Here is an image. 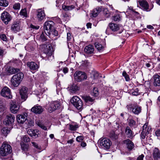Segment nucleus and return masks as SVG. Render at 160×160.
<instances>
[{
    "label": "nucleus",
    "mask_w": 160,
    "mask_h": 160,
    "mask_svg": "<svg viewBox=\"0 0 160 160\" xmlns=\"http://www.w3.org/2000/svg\"><path fill=\"white\" fill-rule=\"evenodd\" d=\"M8 2L6 0H0V6L6 7L8 5Z\"/></svg>",
    "instance_id": "obj_38"
},
{
    "label": "nucleus",
    "mask_w": 160,
    "mask_h": 160,
    "mask_svg": "<svg viewBox=\"0 0 160 160\" xmlns=\"http://www.w3.org/2000/svg\"><path fill=\"white\" fill-rule=\"evenodd\" d=\"M37 17L38 21H41L45 18V14L44 10L42 9H39L37 10Z\"/></svg>",
    "instance_id": "obj_15"
},
{
    "label": "nucleus",
    "mask_w": 160,
    "mask_h": 160,
    "mask_svg": "<svg viewBox=\"0 0 160 160\" xmlns=\"http://www.w3.org/2000/svg\"><path fill=\"white\" fill-rule=\"evenodd\" d=\"M155 134L156 136L160 138V130L158 129L155 132Z\"/></svg>",
    "instance_id": "obj_60"
},
{
    "label": "nucleus",
    "mask_w": 160,
    "mask_h": 160,
    "mask_svg": "<svg viewBox=\"0 0 160 160\" xmlns=\"http://www.w3.org/2000/svg\"><path fill=\"white\" fill-rule=\"evenodd\" d=\"M1 18L3 22L7 24L12 19V17L10 14L6 11H4L1 15Z\"/></svg>",
    "instance_id": "obj_9"
},
{
    "label": "nucleus",
    "mask_w": 160,
    "mask_h": 160,
    "mask_svg": "<svg viewBox=\"0 0 160 160\" xmlns=\"http://www.w3.org/2000/svg\"><path fill=\"white\" fill-rule=\"evenodd\" d=\"M153 84L155 86H160V76L156 74L153 76Z\"/></svg>",
    "instance_id": "obj_28"
},
{
    "label": "nucleus",
    "mask_w": 160,
    "mask_h": 160,
    "mask_svg": "<svg viewBox=\"0 0 160 160\" xmlns=\"http://www.w3.org/2000/svg\"><path fill=\"white\" fill-rule=\"evenodd\" d=\"M148 128V124L145 123L143 127L142 131H143L144 130H145V132H146V129Z\"/></svg>",
    "instance_id": "obj_63"
},
{
    "label": "nucleus",
    "mask_w": 160,
    "mask_h": 160,
    "mask_svg": "<svg viewBox=\"0 0 160 160\" xmlns=\"http://www.w3.org/2000/svg\"><path fill=\"white\" fill-rule=\"evenodd\" d=\"M11 152V146L6 142H3L0 148L1 155L3 156H6L10 154Z\"/></svg>",
    "instance_id": "obj_3"
},
{
    "label": "nucleus",
    "mask_w": 160,
    "mask_h": 160,
    "mask_svg": "<svg viewBox=\"0 0 160 160\" xmlns=\"http://www.w3.org/2000/svg\"><path fill=\"white\" fill-rule=\"evenodd\" d=\"M21 146L22 149V150L24 151H28V144L24 143L21 144Z\"/></svg>",
    "instance_id": "obj_41"
},
{
    "label": "nucleus",
    "mask_w": 160,
    "mask_h": 160,
    "mask_svg": "<svg viewBox=\"0 0 160 160\" xmlns=\"http://www.w3.org/2000/svg\"><path fill=\"white\" fill-rule=\"evenodd\" d=\"M124 144H126L127 147L129 150H132L134 147V144L130 140L127 139L123 141Z\"/></svg>",
    "instance_id": "obj_22"
},
{
    "label": "nucleus",
    "mask_w": 160,
    "mask_h": 160,
    "mask_svg": "<svg viewBox=\"0 0 160 160\" xmlns=\"http://www.w3.org/2000/svg\"><path fill=\"white\" fill-rule=\"evenodd\" d=\"M28 88L25 87H22L20 90L19 92L22 99L24 101L27 98Z\"/></svg>",
    "instance_id": "obj_16"
},
{
    "label": "nucleus",
    "mask_w": 160,
    "mask_h": 160,
    "mask_svg": "<svg viewBox=\"0 0 160 160\" xmlns=\"http://www.w3.org/2000/svg\"><path fill=\"white\" fill-rule=\"evenodd\" d=\"M138 88H136L134 91L132 92V94L134 96H137L139 94Z\"/></svg>",
    "instance_id": "obj_54"
},
{
    "label": "nucleus",
    "mask_w": 160,
    "mask_h": 160,
    "mask_svg": "<svg viewBox=\"0 0 160 160\" xmlns=\"http://www.w3.org/2000/svg\"><path fill=\"white\" fill-rule=\"evenodd\" d=\"M57 89L56 91L58 94H59V92L61 90V87L59 83H58L56 85Z\"/></svg>",
    "instance_id": "obj_53"
},
{
    "label": "nucleus",
    "mask_w": 160,
    "mask_h": 160,
    "mask_svg": "<svg viewBox=\"0 0 160 160\" xmlns=\"http://www.w3.org/2000/svg\"><path fill=\"white\" fill-rule=\"evenodd\" d=\"M62 72L64 74H66L68 72V69L67 67L64 68L62 69Z\"/></svg>",
    "instance_id": "obj_62"
},
{
    "label": "nucleus",
    "mask_w": 160,
    "mask_h": 160,
    "mask_svg": "<svg viewBox=\"0 0 160 160\" xmlns=\"http://www.w3.org/2000/svg\"><path fill=\"white\" fill-rule=\"evenodd\" d=\"M0 38L1 39L4 41H7V38L6 35L4 34H2L0 35Z\"/></svg>",
    "instance_id": "obj_49"
},
{
    "label": "nucleus",
    "mask_w": 160,
    "mask_h": 160,
    "mask_svg": "<svg viewBox=\"0 0 160 160\" xmlns=\"http://www.w3.org/2000/svg\"><path fill=\"white\" fill-rule=\"evenodd\" d=\"M19 14L23 18H27L28 17L26 8L22 9L20 11Z\"/></svg>",
    "instance_id": "obj_34"
},
{
    "label": "nucleus",
    "mask_w": 160,
    "mask_h": 160,
    "mask_svg": "<svg viewBox=\"0 0 160 160\" xmlns=\"http://www.w3.org/2000/svg\"><path fill=\"white\" fill-rule=\"evenodd\" d=\"M109 136L111 138L115 139H117L118 138L117 135L115 134L114 132H111Z\"/></svg>",
    "instance_id": "obj_45"
},
{
    "label": "nucleus",
    "mask_w": 160,
    "mask_h": 160,
    "mask_svg": "<svg viewBox=\"0 0 160 160\" xmlns=\"http://www.w3.org/2000/svg\"><path fill=\"white\" fill-rule=\"evenodd\" d=\"M80 145L82 147H84L87 145L86 143L84 142H82L81 143Z\"/></svg>",
    "instance_id": "obj_64"
},
{
    "label": "nucleus",
    "mask_w": 160,
    "mask_h": 160,
    "mask_svg": "<svg viewBox=\"0 0 160 160\" xmlns=\"http://www.w3.org/2000/svg\"><path fill=\"white\" fill-rule=\"evenodd\" d=\"M74 8L75 7L73 5L63 6L62 7V9L65 11L71 10Z\"/></svg>",
    "instance_id": "obj_35"
},
{
    "label": "nucleus",
    "mask_w": 160,
    "mask_h": 160,
    "mask_svg": "<svg viewBox=\"0 0 160 160\" xmlns=\"http://www.w3.org/2000/svg\"><path fill=\"white\" fill-rule=\"evenodd\" d=\"M46 34L45 33L42 32L40 35V38L42 42L46 41L47 40V38L45 36Z\"/></svg>",
    "instance_id": "obj_42"
},
{
    "label": "nucleus",
    "mask_w": 160,
    "mask_h": 160,
    "mask_svg": "<svg viewBox=\"0 0 160 160\" xmlns=\"http://www.w3.org/2000/svg\"><path fill=\"white\" fill-rule=\"evenodd\" d=\"M31 110L35 113L40 114L43 111V109L41 106L37 105L33 107Z\"/></svg>",
    "instance_id": "obj_18"
},
{
    "label": "nucleus",
    "mask_w": 160,
    "mask_h": 160,
    "mask_svg": "<svg viewBox=\"0 0 160 160\" xmlns=\"http://www.w3.org/2000/svg\"><path fill=\"white\" fill-rule=\"evenodd\" d=\"M109 27L110 29L114 32L119 30L120 28L119 25L113 23H110Z\"/></svg>",
    "instance_id": "obj_27"
},
{
    "label": "nucleus",
    "mask_w": 160,
    "mask_h": 160,
    "mask_svg": "<svg viewBox=\"0 0 160 160\" xmlns=\"http://www.w3.org/2000/svg\"><path fill=\"white\" fill-rule=\"evenodd\" d=\"M10 70L11 71V72H10V73L12 74L18 72L19 71V69H18L13 68L10 69Z\"/></svg>",
    "instance_id": "obj_51"
},
{
    "label": "nucleus",
    "mask_w": 160,
    "mask_h": 160,
    "mask_svg": "<svg viewBox=\"0 0 160 160\" xmlns=\"http://www.w3.org/2000/svg\"><path fill=\"white\" fill-rule=\"evenodd\" d=\"M112 19L114 21L118 22L121 20V18L119 14H117L115 15L113 17H112Z\"/></svg>",
    "instance_id": "obj_37"
},
{
    "label": "nucleus",
    "mask_w": 160,
    "mask_h": 160,
    "mask_svg": "<svg viewBox=\"0 0 160 160\" xmlns=\"http://www.w3.org/2000/svg\"><path fill=\"white\" fill-rule=\"evenodd\" d=\"M28 133L30 136L34 138L38 137V134H39L38 131H37L36 130H34L33 129H29L28 130Z\"/></svg>",
    "instance_id": "obj_25"
},
{
    "label": "nucleus",
    "mask_w": 160,
    "mask_h": 160,
    "mask_svg": "<svg viewBox=\"0 0 160 160\" xmlns=\"http://www.w3.org/2000/svg\"><path fill=\"white\" fill-rule=\"evenodd\" d=\"M20 4L19 3H16L13 5V8L15 10H19L20 8Z\"/></svg>",
    "instance_id": "obj_47"
},
{
    "label": "nucleus",
    "mask_w": 160,
    "mask_h": 160,
    "mask_svg": "<svg viewBox=\"0 0 160 160\" xmlns=\"http://www.w3.org/2000/svg\"><path fill=\"white\" fill-rule=\"evenodd\" d=\"M27 119V116L24 114L18 115L17 117V120L18 122L20 123H22L25 122Z\"/></svg>",
    "instance_id": "obj_26"
},
{
    "label": "nucleus",
    "mask_w": 160,
    "mask_h": 160,
    "mask_svg": "<svg viewBox=\"0 0 160 160\" xmlns=\"http://www.w3.org/2000/svg\"><path fill=\"white\" fill-rule=\"evenodd\" d=\"M125 133L127 138L131 139L133 137L134 133L129 126H127L125 130Z\"/></svg>",
    "instance_id": "obj_21"
},
{
    "label": "nucleus",
    "mask_w": 160,
    "mask_h": 160,
    "mask_svg": "<svg viewBox=\"0 0 160 160\" xmlns=\"http://www.w3.org/2000/svg\"><path fill=\"white\" fill-rule=\"evenodd\" d=\"M60 106V103L58 101H55L49 102L47 108L49 112H52L57 109Z\"/></svg>",
    "instance_id": "obj_5"
},
{
    "label": "nucleus",
    "mask_w": 160,
    "mask_h": 160,
    "mask_svg": "<svg viewBox=\"0 0 160 160\" xmlns=\"http://www.w3.org/2000/svg\"><path fill=\"white\" fill-rule=\"evenodd\" d=\"M93 93L95 96H97L99 94V92L98 88H94L93 89Z\"/></svg>",
    "instance_id": "obj_48"
},
{
    "label": "nucleus",
    "mask_w": 160,
    "mask_h": 160,
    "mask_svg": "<svg viewBox=\"0 0 160 160\" xmlns=\"http://www.w3.org/2000/svg\"><path fill=\"white\" fill-rule=\"evenodd\" d=\"M94 49L93 46L89 45L86 46L84 48V52L87 54H91L93 53Z\"/></svg>",
    "instance_id": "obj_19"
},
{
    "label": "nucleus",
    "mask_w": 160,
    "mask_h": 160,
    "mask_svg": "<svg viewBox=\"0 0 160 160\" xmlns=\"http://www.w3.org/2000/svg\"><path fill=\"white\" fill-rule=\"evenodd\" d=\"M82 98L86 102L90 104H92L94 100L90 96H83Z\"/></svg>",
    "instance_id": "obj_31"
},
{
    "label": "nucleus",
    "mask_w": 160,
    "mask_h": 160,
    "mask_svg": "<svg viewBox=\"0 0 160 160\" xmlns=\"http://www.w3.org/2000/svg\"><path fill=\"white\" fill-rule=\"evenodd\" d=\"M19 106L16 104L15 102H12L11 104L10 109L12 112L16 113L19 110Z\"/></svg>",
    "instance_id": "obj_20"
},
{
    "label": "nucleus",
    "mask_w": 160,
    "mask_h": 160,
    "mask_svg": "<svg viewBox=\"0 0 160 160\" xmlns=\"http://www.w3.org/2000/svg\"><path fill=\"white\" fill-rule=\"evenodd\" d=\"M101 143H102V148L104 149H108L110 148L111 145L110 141L108 139L106 138H104L101 141Z\"/></svg>",
    "instance_id": "obj_13"
},
{
    "label": "nucleus",
    "mask_w": 160,
    "mask_h": 160,
    "mask_svg": "<svg viewBox=\"0 0 160 160\" xmlns=\"http://www.w3.org/2000/svg\"><path fill=\"white\" fill-rule=\"evenodd\" d=\"M25 48L26 50L29 52L33 51L34 50V48L33 47L29 44L27 45L25 47Z\"/></svg>",
    "instance_id": "obj_39"
},
{
    "label": "nucleus",
    "mask_w": 160,
    "mask_h": 160,
    "mask_svg": "<svg viewBox=\"0 0 160 160\" xmlns=\"http://www.w3.org/2000/svg\"><path fill=\"white\" fill-rule=\"evenodd\" d=\"M94 45L96 48H97L98 51L100 50V44L99 42H95Z\"/></svg>",
    "instance_id": "obj_55"
},
{
    "label": "nucleus",
    "mask_w": 160,
    "mask_h": 160,
    "mask_svg": "<svg viewBox=\"0 0 160 160\" xmlns=\"http://www.w3.org/2000/svg\"><path fill=\"white\" fill-rule=\"evenodd\" d=\"M68 126L69 129L71 131H76L79 127L78 124H77L76 123H72L69 124Z\"/></svg>",
    "instance_id": "obj_32"
},
{
    "label": "nucleus",
    "mask_w": 160,
    "mask_h": 160,
    "mask_svg": "<svg viewBox=\"0 0 160 160\" xmlns=\"http://www.w3.org/2000/svg\"><path fill=\"white\" fill-rule=\"evenodd\" d=\"M54 23L52 21H48L46 22L44 25V32L46 34L50 32L54 28Z\"/></svg>",
    "instance_id": "obj_8"
},
{
    "label": "nucleus",
    "mask_w": 160,
    "mask_h": 160,
    "mask_svg": "<svg viewBox=\"0 0 160 160\" xmlns=\"http://www.w3.org/2000/svg\"><path fill=\"white\" fill-rule=\"evenodd\" d=\"M100 12V8L99 7H97L94 9L91 12L90 16L92 18L96 17Z\"/></svg>",
    "instance_id": "obj_29"
},
{
    "label": "nucleus",
    "mask_w": 160,
    "mask_h": 160,
    "mask_svg": "<svg viewBox=\"0 0 160 160\" xmlns=\"http://www.w3.org/2000/svg\"><path fill=\"white\" fill-rule=\"evenodd\" d=\"M138 2L141 6V8L143 10L147 12L150 11L151 9H149V6L148 2L145 0L139 1Z\"/></svg>",
    "instance_id": "obj_14"
},
{
    "label": "nucleus",
    "mask_w": 160,
    "mask_h": 160,
    "mask_svg": "<svg viewBox=\"0 0 160 160\" xmlns=\"http://www.w3.org/2000/svg\"><path fill=\"white\" fill-rule=\"evenodd\" d=\"M22 140L25 142H27L30 141V139L27 135L24 136L22 139Z\"/></svg>",
    "instance_id": "obj_46"
},
{
    "label": "nucleus",
    "mask_w": 160,
    "mask_h": 160,
    "mask_svg": "<svg viewBox=\"0 0 160 160\" xmlns=\"http://www.w3.org/2000/svg\"><path fill=\"white\" fill-rule=\"evenodd\" d=\"M22 29L21 23L19 20L14 22L11 27V30L14 33L19 32Z\"/></svg>",
    "instance_id": "obj_6"
},
{
    "label": "nucleus",
    "mask_w": 160,
    "mask_h": 160,
    "mask_svg": "<svg viewBox=\"0 0 160 160\" xmlns=\"http://www.w3.org/2000/svg\"><path fill=\"white\" fill-rule=\"evenodd\" d=\"M71 102L77 109L80 110H82V102L78 97L76 96H73L71 100Z\"/></svg>",
    "instance_id": "obj_4"
},
{
    "label": "nucleus",
    "mask_w": 160,
    "mask_h": 160,
    "mask_svg": "<svg viewBox=\"0 0 160 160\" xmlns=\"http://www.w3.org/2000/svg\"><path fill=\"white\" fill-rule=\"evenodd\" d=\"M1 94L3 97L8 98L10 99L12 98L10 90L7 87H5L2 89L1 92Z\"/></svg>",
    "instance_id": "obj_11"
},
{
    "label": "nucleus",
    "mask_w": 160,
    "mask_h": 160,
    "mask_svg": "<svg viewBox=\"0 0 160 160\" xmlns=\"http://www.w3.org/2000/svg\"><path fill=\"white\" fill-rule=\"evenodd\" d=\"M10 130L8 129V128L4 127L2 128L0 131V134L3 136L6 137L9 133Z\"/></svg>",
    "instance_id": "obj_30"
},
{
    "label": "nucleus",
    "mask_w": 160,
    "mask_h": 160,
    "mask_svg": "<svg viewBox=\"0 0 160 160\" xmlns=\"http://www.w3.org/2000/svg\"><path fill=\"white\" fill-rule=\"evenodd\" d=\"M122 75L124 76L125 79V80L126 81H130V79L129 75L126 72L124 71L122 73Z\"/></svg>",
    "instance_id": "obj_43"
},
{
    "label": "nucleus",
    "mask_w": 160,
    "mask_h": 160,
    "mask_svg": "<svg viewBox=\"0 0 160 160\" xmlns=\"http://www.w3.org/2000/svg\"><path fill=\"white\" fill-rule=\"evenodd\" d=\"M101 42H102V44H101V51H103L105 50V48L106 47V43L104 39L102 40Z\"/></svg>",
    "instance_id": "obj_40"
},
{
    "label": "nucleus",
    "mask_w": 160,
    "mask_h": 160,
    "mask_svg": "<svg viewBox=\"0 0 160 160\" xmlns=\"http://www.w3.org/2000/svg\"><path fill=\"white\" fill-rule=\"evenodd\" d=\"M84 139L83 136H80L77 137L76 138V140L78 142H81Z\"/></svg>",
    "instance_id": "obj_52"
},
{
    "label": "nucleus",
    "mask_w": 160,
    "mask_h": 160,
    "mask_svg": "<svg viewBox=\"0 0 160 160\" xmlns=\"http://www.w3.org/2000/svg\"><path fill=\"white\" fill-rule=\"evenodd\" d=\"M126 108L128 111L132 112L136 115H138L141 112L142 110L141 107L135 103H130L127 105Z\"/></svg>",
    "instance_id": "obj_1"
},
{
    "label": "nucleus",
    "mask_w": 160,
    "mask_h": 160,
    "mask_svg": "<svg viewBox=\"0 0 160 160\" xmlns=\"http://www.w3.org/2000/svg\"><path fill=\"white\" fill-rule=\"evenodd\" d=\"M70 90L72 92H75L79 90V88L76 85L73 84L70 87Z\"/></svg>",
    "instance_id": "obj_36"
},
{
    "label": "nucleus",
    "mask_w": 160,
    "mask_h": 160,
    "mask_svg": "<svg viewBox=\"0 0 160 160\" xmlns=\"http://www.w3.org/2000/svg\"><path fill=\"white\" fill-rule=\"evenodd\" d=\"M46 35L49 37L53 40H56L57 38V37L58 36V31L53 28L50 32L47 33Z\"/></svg>",
    "instance_id": "obj_17"
},
{
    "label": "nucleus",
    "mask_w": 160,
    "mask_h": 160,
    "mask_svg": "<svg viewBox=\"0 0 160 160\" xmlns=\"http://www.w3.org/2000/svg\"><path fill=\"white\" fill-rule=\"evenodd\" d=\"M147 134H148L146 133V132H145V130H144L143 131H142L141 134V138L142 139H145Z\"/></svg>",
    "instance_id": "obj_50"
},
{
    "label": "nucleus",
    "mask_w": 160,
    "mask_h": 160,
    "mask_svg": "<svg viewBox=\"0 0 160 160\" xmlns=\"http://www.w3.org/2000/svg\"><path fill=\"white\" fill-rule=\"evenodd\" d=\"M46 48H45L44 50V52L46 54L45 59L50 60H52L53 58V56L52 55V52L51 50L52 47L51 46H46Z\"/></svg>",
    "instance_id": "obj_10"
},
{
    "label": "nucleus",
    "mask_w": 160,
    "mask_h": 160,
    "mask_svg": "<svg viewBox=\"0 0 160 160\" xmlns=\"http://www.w3.org/2000/svg\"><path fill=\"white\" fill-rule=\"evenodd\" d=\"M15 120V117L13 115L9 114L7 115L5 119L3 122L4 124L7 125L12 123Z\"/></svg>",
    "instance_id": "obj_12"
},
{
    "label": "nucleus",
    "mask_w": 160,
    "mask_h": 160,
    "mask_svg": "<svg viewBox=\"0 0 160 160\" xmlns=\"http://www.w3.org/2000/svg\"><path fill=\"white\" fill-rule=\"evenodd\" d=\"M72 38V36L71 34L69 32L67 33V40L68 41H69Z\"/></svg>",
    "instance_id": "obj_57"
},
{
    "label": "nucleus",
    "mask_w": 160,
    "mask_h": 160,
    "mask_svg": "<svg viewBox=\"0 0 160 160\" xmlns=\"http://www.w3.org/2000/svg\"><path fill=\"white\" fill-rule=\"evenodd\" d=\"M154 160H159L160 159V151L157 148H155L153 150L152 154Z\"/></svg>",
    "instance_id": "obj_23"
},
{
    "label": "nucleus",
    "mask_w": 160,
    "mask_h": 160,
    "mask_svg": "<svg viewBox=\"0 0 160 160\" xmlns=\"http://www.w3.org/2000/svg\"><path fill=\"white\" fill-rule=\"evenodd\" d=\"M27 65L32 70H36L39 67L38 64L33 62H28Z\"/></svg>",
    "instance_id": "obj_24"
},
{
    "label": "nucleus",
    "mask_w": 160,
    "mask_h": 160,
    "mask_svg": "<svg viewBox=\"0 0 160 160\" xmlns=\"http://www.w3.org/2000/svg\"><path fill=\"white\" fill-rule=\"evenodd\" d=\"M5 52V50L0 47V56H2Z\"/></svg>",
    "instance_id": "obj_61"
},
{
    "label": "nucleus",
    "mask_w": 160,
    "mask_h": 160,
    "mask_svg": "<svg viewBox=\"0 0 160 160\" xmlns=\"http://www.w3.org/2000/svg\"><path fill=\"white\" fill-rule=\"evenodd\" d=\"M144 157V156L143 154L139 156L137 158L136 160H143V158Z\"/></svg>",
    "instance_id": "obj_59"
},
{
    "label": "nucleus",
    "mask_w": 160,
    "mask_h": 160,
    "mask_svg": "<svg viewBox=\"0 0 160 160\" xmlns=\"http://www.w3.org/2000/svg\"><path fill=\"white\" fill-rule=\"evenodd\" d=\"M82 65L85 67H87L88 65L89 62H88V61H84L82 62Z\"/></svg>",
    "instance_id": "obj_56"
},
{
    "label": "nucleus",
    "mask_w": 160,
    "mask_h": 160,
    "mask_svg": "<svg viewBox=\"0 0 160 160\" xmlns=\"http://www.w3.org/2000/svg\"><path fill=\"white\" fill-rule=\"evenodd\" d=\"M23 77V74L21 72L13 75L11 81L12 85L14 87H18Z\"/></svg>",
    "instance_id": "obj_2"
},
{
    "label": "nucleus",
    "mask_w": 160,
    "mask_h": 160,
    "mask_svg": "<svg viewBox=\"0 0 160 160\" xmlns=\"http://www.w3.org/2000/svg\"><path fill=\"white\" fill-rule=\"evenodd\" d=\"M32 145L35 148L38 149H39L40 147L38 145V144L34 142H32Z\"/></svg>",
    "instance_id": "obj_58"
},
{
    "label": "nucleus",
    "mask_w": 160,
    "mask_h": 160,
    "mask_svg": "<svg viewBox=\"0 0 160 160\" xmlns=\"http://www.w3.org/2000/svg\"><path fill=\"white\" fill-rule=\"evenodd\" d=\"M74 78L76 81L80 82L86 79L87 76L84 72L77 71L74 74Z\"/></svg>",
    "instance_id": "obj_7"
},
{
    "label": "nucleus",
    "mask_w": 160,
    "mask_h": 160,
    "mask_svg": "<svg viewBox=\"0 0 160 160\" xmlns=\"http://www.w3.org/2000/svg\"><path fill=\"white\" fill-rule=\"evenodd\" d=\"M37 124L38 125L42 128V129H43L45 130H47V129L46 126H44L43 123H42L41 122H37Z\"/></svg>",
    "instance_id": "obj_44"
},
{
    "label": "nucleus",
    "mask_w": 160,
    "mask_h": 160,
    "mask_svg": "<svg viewBox=\"0 0 160 160\" xmlns=\"http://www.w3.org/2000/svg\"><path fill=\"white\" fill-rule=\"evenodd\" d=\"M129 125L131 127L135 128L137 126V124L136 121L132 119H128Z\"/></svg>",
    "instance_id": "obj_33"
}]
</instances>
